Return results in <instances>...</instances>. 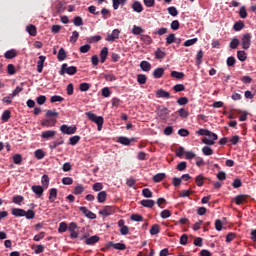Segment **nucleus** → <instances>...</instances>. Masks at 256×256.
Listing matches in <instances>:
<instances>
[{
  "label": "nucleus",
  "instance_id": "1",
  "mask_svg": "<svg viewBox=\"0 0 256 256\" xmlns=\"http://www.w3.org/2000/svg\"><path fill=\"white\" fill-rule=\"evenodd\" d=\"M86 117L89 119V121H92V123L97 124V130L101 131L103 129V123H105V119L103 116H97L93 112H86Z\"/></svg>",
  "mask_w": 256,
  "mask_h": 256
},
{
  "label": "nucleus",
  "instance_id": "2",
  "mask_svg": "<svg viewBox=\"0 0 256 256\" xmlns=\"http://www.w3.org/2000/svg\"><path fill=\"white\" fill-rule=\"evenodd\" d=\"M60 75H75L77 73V67L75 66H70L68 67L66 63L62 64L61 70H60Z\"/></svg>",
  "mask_w": 256,
  "mask_h": 256
},
{
  "label": "nucleus",
  "instance_id": "3",
  "mask_svg": "<svg viewBox=\"0 0 256 256\" xmlns=\"http://www.w3.org/2000/svg\"><path fill=\"white\" fill-rule=\"evenodd\" d=\"M60 131L64 135H74V133H77V126H69L67 124H64L60 126Z\"/></svg>",
  "mask_w": 256,
  "mask_h": 256
},
{
  "label": "nucleus",
  "instance_id": "4",
  "mask_svg": "<svg viewBox=\"0 0 256 256\" xmlns=\"http://www.w3.org/2000/svg\"><path fill=\"white\" fill-rule=\"evenodd\" d=\"M196 135H200L201 137H212L213 138V141H217V139H219V136H217V134L209 131L208 129H199L197 132H196Z\"/></svg>",
  "mask_w": 256,
  "mask_h": 256
},
{
  "label": "nucleus",
  "instance_id": "5",
  "mask_svg": "<svg viewBox=\"0 0 256 256\" xmlns=\"http://www.w3.org/2000/svg\"><path fill=\"white\" fill-rule=\"evenodd\" d=\"M251 33H245L242 36L241 43H242V49H249L251 47Z\"/></svg>",
  "mask_w": 256,
  "mask_h": 256
},
{
  "label": "nucleus",
  "instance_id": "6",
  "mask_svg": "<svg viewBox=\"0 0 256 256\" xmlns=\"http://www.w3.org/2000/svg\"><path fill=\"white\" fill-rule=\"evenodd\" d=\"M79 211L85 215L88 219H97V215L93 212H91L87 207L85 206H80Z\"/></svg>",
  "mask_w": 256,
  "mask_h": 256
},
{
  "label": "nucleus",
  "instance_id": "7",
  "mask_svg": "<svg viewBox=\"0 0 256 256\" xmlns=\"http://www.w3.org/2000/svg\"><path fill=\"white\" fill-rule=\"evenodd\" d=\"M99 213L100 215H103V217H109V215L115 213V208L113 206H105Z\"/></svg>",
  "mask_w": 256,
  "mask_h": 256
},
{
  "label": "nucleus",
  "instance_id": "8",
  "mask_svg": "<svg viewBox=\"0 0 256 256\" xmlns=\"http://www.w3.org/2000/svg\"><path fill=\"white\" fill-rule=\"evenodd\" d=\"M249 198V195L246 194H240L237 195L233 201L236 203V205H243V203H247V199Z\"/></svg>",
  "mask_w": 256,
  "mask_h": 256
},
{
  "label": "nucleus",
  "instance_id": "9",
  "mask_svg": "<svg viewBox=\"0 0 256 256\" xmlns=\"http://www.w3.org/2000/svg\"><path fill=\"white\" fill-rule=\"evenodd\" d=\"M55 125H57V119L55 118L44 119L41 121L42 127H55Z\"/></svg>",
  "mask_w": 256,
  "mask_h": 256
},
{
  "label": "nucleus",
  "instance_id": "10",
  "mask_svg": "<svg viewBox=\"0 0 256 256\" xmlns=\"http://www.w3.org/2000/svg\"><path fill=\"white\" fill-rule=\"evenodd\" d=\"M121 31L119 29H114L111 34H108L106 37V41H109L110 43H113L115 39H119Z\"/></svg>",
  "mask_w": 256,
  "mask_h": 256
},
{
  "label": "nucleus",
  "instance_id": "11",
  "mask_svg": "<svg viewBox=\"0 0 256 256\" xmlns=\"http://www.w3.org/2000/svg\"><path fill=\"white\" fill-rule=\"evenodd\" d=\"M55 135H57V131L47 130V131H43L41 133V138L46 139L47 141H49V139H53V137H55Z\"/></svg>",
  "mask_w": 256,
  "mask_h": 256
},
{
  "label": "nucleus",
  "instance_id": "12",
  "mask_svg": "<svg viewBox=\"0 0 256 256\" xmlns=\"http://www.w3.org/2000/svg\"><path fill=\"white\" fill-rule=\"evenodd\" d=\"M158 117H160V119H167V117H169V110L167 107L160 106L158 108Z\"/></svg>",
  "mask_w": 256,
  "mask_h": 256
},
{
  "label": "nucleus",
  "instance_id": "13",
  "mask_svg": "<svg viewBox=\"0 0 256 256\" xmlns=\"http://www.w3.org/2000/svg\"><path fill=\"white\" fill-rule=\"evenodd\" d=\"M156 97H158L159 99H171V93L163 89H158L156 91Z\"/></svg>",
  "mask_w": 256,
  "mask_h": 256
},
{
  "label": "nucleus",
  "instance_id": "14",
  "mask_svg": "<svg viewBox=\"0 0 256 256\" xmlns=\"http://www.w3.org/2000/svg\"><path fill=\"white\" fill-rule=\"evenodd\" d=\"M33 193H35V195H37V197H42L43 193L45 191V189L43 188V186L40 185H33L31 187Z\"/></svg>",
  "mask_w": 256,
  "mask_h": 256
},
{
  "label": "nucleus",
  "instance_id": "15",
  "mask_svg": "<svg viewBox=\"0 0 256 256\" xmlns=\"http://www.w3.org/2000/svg\"><path fill=\"white\" fill-rule=\"evenodd\" d=\"M163 75H165V69L162 67L156 68L153 71V77L154 79H161V77H163Z\"/></svg>",
  "mask_w": 256,
  "mask_h": 256
},
{
  "label": "nucleus",
  "instance_id": "16",
  "mask_svg": "<svg viewBox=\"0 0 256 256\" xmlns=\"http://www.w3.org/2000/svg\"><path fill=\"white\" fill-rule=\"evenodd\" d=\"M108 55H109V48L107 47L102 48L100 52V63H105V61H107Z\"/></svg>",
  "mask_w": 256,
  "mask_h": 256
},
{
  "label": "nucleus",
  "instance_id": "17",
  "mask_svg": "<svg viewBox=\"0 0 256 256\" xmlns=\"http://www.w3.org/2000/svg\"><path fill=\"white\" fill-rule=\"evenodd\" d=\"M140 205L146 207L147 209H153L155 207V200H141Z\"/></svg>",
  "mask_w": 256,
  "mask_h": 256
},
{
  "label": "nucleus",
  "instance_id": "18",
  "mask_svg": "<svg viewBox=\"0 0 256 256\" xmlns=\"http://www.w3.org/2000/svg\"><path fill=\"white\" fill-rule=\"evenodd\" d=\"M45 59H47V57L39 56V60L37 61V72L38 73H43V65L45 64Z\"/></svg>",
  "mask_w": 256,
  "mask_h": 256
},
{
  "label": "nucleus",
  "instance_id": "19",
  "mask_svg": "<svg viewBox=\"0 0 256 256\" xmlns=\"http://www.w3.org/2000/svg\"><path fill=\"white\" fill-rule=\"evenodd\" d=\"M63 143H65V140L63 139V137H61L57 141L50 142L49 149L53 151V149H57V147H59V145H63Z\"/></svg>",
  "mask_w": 256,
  "mask_h": 256
},
{
  "label": "nucleus",
  "instance_id": "20",
  "mask_svg": "<svg viewBox=\"0 0 256 256\" xmlns=\"http://www.w3.org/2000/svg\"><path fill=\"white\" fill-rule=\"evenodd\" d=\"M132 9L135 11V13H143V5L139 1H135L132 4Z\"/></svg>",
  "mask_w": 256,
  "mask_h": 256
},
{
  "label": "nucleus",
  "instance_id": "21",
  "mask_svg": "<svg viewBox=\"0 0 256 256\" xmlns=\"http://www.w3.org/2000/svg\"><path fill=\"white\" fill-rule=\"evenodd\" d=\"M11 213L14 217H25V210L21 208H13Z\"/></svg>",
  "mask_w": 256,
  "mask_h": 256
},
{
  "label": "nucleus",
  "instance_id": "22",
  "mask_svg": "<svg viewBox=\"0 0 256 256\" xmlns=\"http://www.w3.org/2000/svg\"><path fill=\"white\" fill-rule=\"evenodd\" d=\"M99 236L94 235L92 237H89L85 240L86 245H95V243H99Z\"/></svg>",
  "mask_w": 256,
  "mask_h": 256
},
{
  "label": "nucleus",
  "instance_id": "23",
  "mask_svg": "<svg viewBox=\"0 0 256 256\" xmlns=\"http://www.w3.org/2000/svg\"><path fill=\"white\" fill-rule=\"evenodd\" d=\"M55 199H57V189L51 188L49 190V201L50 203H55Z\"/></svg>",
  "mask_w": 256,
  "mask_h": 256
},
{
  "label": "nucleus",
  "instance_id": "24",
  "mask_svg": "<svg viewBox=\"0 0 256 256\" xmlns=\"http://www.w3.org/2000/svg\"><path fill=\"white\" fill-rule=\"evenodd\" d=\"M97 201L98 203H105L107 201V192L106 191H101L97 195Z\"/></svg>",
  "mask_w": 256,
  "mask_h": 256
},
{
  "label": "nucleus",
  "instance_id": "25",
  "mask_svg": "<svg viewBox=\"0 0 256 256\" xmlns=\"http://www.w3.org/2000/svg\"><path fill=\"white\" fill-rule=\"evenodd\" d=\"M5 59H15L17 57V51L15 49L8 50L4 54Z\"/></svg>",
  "mask_w": 256,
  "mask_h": 256
},
{
  "label": "nucleus",
  "instance_id": "26",
  "mask_svg": "<svg viewBox=\"0 0 256 256\" xmlns=\"http://www.w3.org/2000/svg\"><path fill=\"white\" fill-rule=\"evenodd\" d=\"M58 61H65L67 59V52L64 48H60L57 55Z\"/></svg>",
  "mask_w": 256,
  "mask_h": 256
},
{
  "label": "nucleus",
  "instance_id": "27",
  "mask_svg": "<svg viewBox=\"0 0 256 256\" xmlns=\"http://www.w3.org/2000/svg\"><path fill=\"white\" fill-rule=\"evenodd\" d=\"M140 69H142L146 73H149V71H151V63H149L147 61H142L140 63Z\"/></svg>",
  "mask_w": 256,
  "mask_h": 256
},
{
  "label": "nucleus",
  "instance_id": "28",
  "mask_svg": "<svg viewBox=\"0 0 256 256\" xmlns=\"http://www.w3.org/2000/svg\"><path fill=\"white\" fill-rule=\"evenodd\" d=\"M205 179H207V178H205L203 175H198V176H196V178H195V183H196V185H197V187H203V185H204V183H205Z\"/></svg>",
  "mask_w": 256,
  "mask_h": 256
},
{
  "label": "nucleus",
  "instance_id": "29",
  "mask_svg": "<svg viewBox=\"0 0 256 256\" xmlns=\"http://www.w3.org/2000/svg\"><path fill=\"white\" fill-rule=\"evenodd\" d=\"M111 247H113L114 249H117L118 251H125V249H127V246L123 243H113L110 242Z\"/></svg>",
  "mask_w": 256,
  "mask_h": 256
},
{
  "label": "nucleus",
  "instance_id": "30",
  "mask_svg": "<svg viewBox=\"0 0 256 256\" xmlns=\"http://www.w3.org/2000/svg\"><path fill=\"white\" fill-rule=\"evenodd\" d=\"M161 232V226L159 224H153L150 229V235H158Z\"/></svg>",
  "mask_w": 256,
  "mask_h": 256
},
{
  "label": "nucleus",
  "instance_id": "31",
  "mask_svg": "<svg viewBox=\"0 0 256 256\" xmlns=\"http://www.w3.org/2000/svg\"><path fill=\"white\" fill-rule=\"evenodd\" d=\"M154 55L156 59H165L167 54L163 52L161 48H157L156 51L154 52Z\"/></svg>",
  "mask_w": 256,
  "mask_h": 256
},
{
  "label": "nucleus",
  "instance_id": "32",
  "mask_svg": "<svg viewBox=\"0 0 256 256\" xmlns=\"http://www.w3.org/2000/svg\"><path fill=\"white\" fill-rule=\"evenodd\" d=\"M165 177H166L165 173H158L153 176V181L154 183H161V181H163Z\"/></svg>",
  "mask_w": 256,
  "mask_h": 256
},
{
  "label": "nucleus",
  "instance_id": "33",
  "mask_svg": "<svg viewBox=\"0 0 256 256\" xmlns=\"http://www.w3.org/2000/svg\"><path fill=\"white\" fill-rule=\"evenodd\" d=\"M26 30L32 37H35L37 35V27H35V25L27 26Z\"/></svg>",
  "mask_w": 256,
  "mask_h": 256
},
{
  "label": "nucleus",
  "instance_id": "34",
  "mask_svg": "<svg viewBox=\"0 0 256 256\" xmlns=\"http://www.w3.org/2000/svg\"><path fill=\"white\" fill-rule=\"evenodd\" d=\"M117 142L121 143V145H131V140L125 136L118 137Z\"/></svg>",
  "mask_w": 256,
  "mask_h": 256
},
{
  "label": "nucleus",
  "instance_id": "35",
  "mask_svg": "<svg viewBox=\"0 0 256 256\" xmlns=\"http://www.w3.org/2000/svg\"><path fill=\"white\" fill-rule=\"evenodd\" d=\"M140 39L145 43V45H151V43H153V38L149 35H141Z\"/></svg>",
  "mask_w": 256,
  "mask_h": 256
},
{
  "label": "nucleus",
  "instance_id": "36",
  "mask_svg": "<svg viewBox=\"0 0 256 256\" xmlns=\"http://www.w3.org/2000/svg\"><path fill=\"white\" fill-rule=\"evenodd\" d=\"M9 119H11V111L10 110H5L2 114L1 120L4 123H7V121H9Z\"/></svg>",
  "mask_w": 256,
  "mask_h": 256
},
{
  "label": "nucleus",
  "instance_id": "37",
  "mask_svg": "<svg viewBox=\"0 0 256 256\" xmlns=\"http://www.w3.org/2000/svg\"><path fill=\"white\" fill-rule=\"evenodd\" d=\"M133 35H141V33H145V29H143L141 26H133L132 28Z\"/></svg>",
  "mask_w": 256,
  "mask_h": 256
},
{
  "label": "nucleus",
  "instance_id": "38",
  "mask_svg": "<svg viewBox=\"0 0 256 256\" xmlns=\"http://www.w3.org/2000/svg\"><path fill=\"white\" fill-rule=\"evenodd\" d=\"M79 141H81V136L79 135L72 136L69 139V145L75 146L77 145V143H79Z\"/></svg>",
  "mask_w": 256,
  "mask_h": 256
},
{
  "label": "nucleus",
  "instance_id": "39",
  "mask_svg": "<svg viewBox=\"0 0 256 256\" xmlns=\"http://www.w3.org/2000/svg\"><path fill=\"white\" fill-rule=\"evenodd\" d=\"M137 82L139 83V85H145V83H147V76L145 74H138Z\"/></svg>",
  "mask_w": 256,
  "mask_h": 256
},
{
  "label": "nucleus",
  "instance_id": "40",
  "mask_svg": "<svg viewBox=\"0 0 256 256\" xmlns=\"http://www.w3.org/2000/svg\"><path fill=\"white\" fill-rule=\"evenodd\" d=\"M205 55V52L203 50H199L196 55V63L197 65H201L203 63V56Z\"/></svg>",
  "mask_w": 256,
  "mask_h": 256
},
{
  "label": "nucleus",
  "instance_id": "41",
  "mask_svg": "<svg viewBox=\"0 0 256 256\" xmlns=\"http://www.w3.org/2000/svg\"><path fill=\"white\" fill-rule=\"evenodd\" d=\"M237 58L239 59V61H247V53L243 50H239L237 52Z\"/></svg>",
  "mask_w": 256,
  "mask_h": 256
},
{
  "label": "nucleus",
  "instance_id": "42",
  "mask_svg": "<svg viewBox=\"0 0 256 256\" xmlns=\"http://www.w3.org/2000/svg\"><path fill=\"white\" fill-rule=\"evenodd\" d=\"M65 4L63 2H60L56 5V13L58 15H61V13H65Z\"/></svg>",
  "mask_w": 256,
  "mask_h": 256
},
{
  "label": "nucleus",
  "instance_id": "43",
  "mask_svg": "<svg viewBox=\"0 0 256 256\" xmlns=\"http://www.w3.org/2000/svg\"><path fill=\"white\" fill-rule=\"evenodd\" d=\"M202 153L206 157H209V156L213 155V149H211V147H209V146H204L202 148Z\"/></svg>",
  "mask_w": 256,
  "mask_h": 256
},
{
  "label": "nucleus",
  "instance_id": "44",
  "mask_svg": "<svg viewBox=\"0 0 256 256\" xmlns=\"http://www.w3.org/2000/svg\"><path fill=\"white\" fill-rule=\"evenodd\" d=\"M175 41H177V37H175V34L172 33V34H169L166 38V44L167 45H171L173 43H175Z\"/></svg>",
  "mask_w": 256,
  "mask_h": 256
},
{
  "label": "nucleus",
  "instance_id": "45",
  "mask_svg": "<svg viewBox=\"0 0 256 256\" xmlns=\"http://www.w3.org/2000/svg\"><path fill=\"white\" fill-rule=\"evenodd\" d=\"M171 77H173L174 79H183L185 77V73L178 72V71H172Z\"/></svg>",
  "mask_w": 256,
  "mask_h": 256
},
{
  "label": "nucleus",
  "instance_id": "46",
  "mask_svg": "<svg viewBox=\"0 0 256 256\" xmlns=\"http://www.w3.org/2000/svg\"><path fill=\"white\" fill-rule=\"evenodd\" d=\"M142 195L143 197H146V199H151V197H153V192H151V189L149 188H144L142 190Z\"/></svg>",
  "mask_w": 256,
  "mask_h": 256
},
{
  "label": "nucleus",
  "instance_id": "47",
  "mask_svg": "<svg viewBox=\"0 0 256 256\" xmlns=\"http://www.w3.org/2000/svg\"><path fill=\"white\" fill-rule=\"evenodd\" d=\"M22 162H23V156H21V154H15L13 156V163H15V165H21Z\"/></svg>",
  "mask_w": 256,
  "mask_h": 256
},
{
  "label": "nucleus",
  "instance_id": "48",
  "mask_svg": "<svg viewBox=\"0 0 256 256\" xmlns=\"http://www.w3.org/2000/svg\"><path fill=\"white\" fill-rule=\"evenodd\" d=\"M83 191H85V188L83 187V185L82 184H78L74 188V195H81L83 193Z\"/></svg>",
  "mask_w": 256,
  "mask_h": 256
},
{
  "label": "nucleus",
  "instance_id": "49",
  "mask_svg": "<svg viewBox=\"0 0 256 256\" xmlns=\"http://www.w3.org/2000/svg\"><path fill=\"white\" fill-rule=\"evenodd\" d=\"M50 101H51L52 103H61V102L65 101V98H63V97H61V96H59V95H54V96H52V97L50 98Z\"/></svg>",
  "mask_w": 256,
  "mask_h": 256
},
{
  "label": "nucleus",
  "instance_id": "50",
  "mask_svg": "<svg viewBox=\"0 0 256 256\" xmlns=\"http://www.w3.org/2000/svg\"><path fill=\"white\" fill-rule=\"evenodd\" d=\"M178 113H179V116L182 118V119H187V117H189V112L187 110H185V108H180L178 110Z\"/></svg>",
  "mask_w": 256,
  "mask_h": 256
},
{
  "label": "nucleus",
  "instance_id": "51",
  "mask_svg": "<svg viewBox=\"0 0 256 256\" xmlns=\"http://www.w3.org/2000/svg\"><path fill=\"white\" fill-rule=\"evenodd\" d=\"M168 13L169 15H171L172 17H177V15H179V11H177V8L175 6H171L168 8Z\"/></svg>",
  "mask_w": 256,
  "mask_h": 256
},
{
  "label": "nucleus",
  "instance_id": "52",
  "mask_svg": "<svg viewBox=\"0 0 256 256\" xmlns=\"http://www.w3.org/2000/svg\"><path fill=\"white\" fill-rule=\"evenodd\" d=\"M243 27H245V23H243V21H238L234 24L233 29L234 31H241Z\"/></svg>",
  "mask_w": 256,
  "mask_h": 256
},
{
  "label": "nucleus",
  "instance_id": "53",
  "mask_svg": "<svg viewBox=\"0 0 256 256\" xmlns=\"http://www.w3.org/2000/svg\"><path fill=\"white\" fill-rule=\"evenodd\" d=\"M24 217H26V219H35V211L29 209L28 211H25Z\"/></svg>",
  "mask_w": 256,
  "mask_h": 256
},
{
  "label": "nucleus",
  "instance_id": "54",
  "mask_svg": "<svg viewBox=\"0 0 256 256\" xmlns=\"http://www.w3.org/2000/svg\"><path fill=\"white\" fill-rule=\"evenodd\" d=\"M80 91L85 92V91H89V89H91V84L84 82L81 83L79 86Z\"/></svg>",
  "mask_w": 256,
  "mask_h": 256
},
{
  "label": "nucleus",
  "instance_id": "55",
  "mask_svg": "<svg viewBox=\"0 0 256 256\" xmlns=\"http://www.w3.org/2000/svg\"><path fill=\"white\" fill-rule=\"evenodd\" d=\"M73 23L75 27H81V25H83V18H81V16H76L73 20Z\"/></svg>",
  "mask_w": 256,
  "mask_h": 256
},
{
  "label": "nucleus",
  "instance_id": "56",
  "mask_svg": "<svg viewBox=\"0 0 256 256\" xmlns=\"http://www.w3.org/2000/svg\"><path fill=\"white\" fill-rule=\"evenodd\" d=\"M197 41H199V39H197V38L186 40L184 42V47H191L192 45H195V43H197Z\"/></svg>",
  "mask_w": 256,
  "mask_h": 256
},
{
  "label": "nucleus",
  "instance_id": "57",
  "mask_svg": "<svg viewBox=\"0 0 256 256\" xmlns=\"http://www.w3.org/2000/svg\"><path fill=\"white\" fill-rule=\"evenodd\" d=\"M202 143H204V145H215V140H213V137H205L202 139Z\"/></svg>",
  "mask_w": 256,
  "mask_h": 256
},
{
  "label": "nucleus",
  "instance_id": "58",
  "mask_svg": "<svg viewBox=\"0 0 256 256\" xmlns=\"http://www.w3.org/2000/svg\"><path fill=\"white\" fill-rule=\"evenodd\" d=\"M77 39H79V32L73 31L72 36L70 37V43H77Z\"/></svg>",
  "mask_w": 256,
  "mask_h": 256
},
{
  "label": "nucleus",
  "instance_id": "59",
  "mask_svg": "<svg viewBox=\"0 0 256 256\" xmlns=\"http://www.w3.org/2000/svg\"><path fill=\"white\" fill-rule=\"evenodd\" d=\"M185 90V85L183 84H176L173 86V91H175L176 93H181V91Z\"/></svg>",
  "mask_w": 256,
  "mask_h": 256
},
{
  "label": "nucleus",
  "instance_id": "60",
  "mask_svg": "<svg viewBox=\"0 0 256 256\" xmlns=\"http://www.w3.org/2000/svg\"><path fill=\"white\" fill-rule=\"evenodd\" d=\"M41 183H42L43 187H45V189H47V187H49V176L43 175Z\"/></svg>",
  "mask_w": 256,
  "mask_h": 256
},
{
  "label": "nucleus",
  "instance_id": "61",
  "mask_svg": "<svg viewBox=\"0 0 256 256\" xmlns=\"http://www.w3.org/2000/svg\"><path fill=\"white\" fill-rule=\"evenodd\" d=\"M239 47V39L233 38L230 42V49H237Z\"/></svg>",
  "mask_w": 256,
  "mask_h": 256
},
{
  "label": "nucleus",
  "instance_id": "62",
  "mask_svg": "<svg viewBox=\"0 0 256 256\" xmlns=\"http://www.w3.org/2000/svg\"><path fill=\"white\" fill-rule=\"evenodd\" d=\"M239 16L241 19H247V10L245 9V6H242L239 10Z\"/></svg>",
  "mask_w": 256,
  "mask_h": 256
},
{
  "label": "nucleus",
  "instance_id": "63",
  "mask_svg": "<svg viewBox=\"0 0 256 256\" xmlns=\"http://www.w3.org/2000/svg\"><path fill=\"white\" fill-rule=\"evenodd\" d=\"M35 157H36V159L41 160L45 157V152H43V150H41V149H38L35 151Z\"/></svg>",
  "mask_w": 256,
  "mask_h": 256
},
{
  "label": "nucleus",
  "instance_id": "64",
  "mask_svg": "<svg viewBox=\"0 0 256 256\" xmlns=\"http://www.w3.org/2000/svg\"><path fill=\"white\" fill-rule=\"evenodd\" d=\"M67 231V224L65 222H61L59 224L58 233H65Z\"/></svg>",
  "mask_w": 256,
  "mask_h": 256
}]
</instances>
